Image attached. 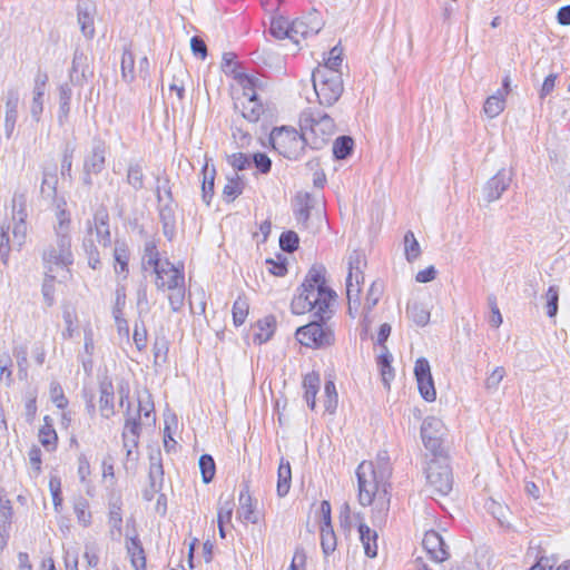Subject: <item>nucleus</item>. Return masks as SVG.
<instances>
[{"label": "nucleus", "mask_w": 570, "mask_h": 570, "mask_svg": "<svg viewBox=\"0 0 570 570\" xmlns=\"http://www.w3.org/2000/svg\"><path fill=\"white\" fill-rule=\"evenodd\" d=\"M356 476L358 482V502L364 507L374 503L373 524L384 523L390 510L389 480H381L379 478L372 461L361 462L356 470Z\"/></svg>", "instance_id": "f257e3e1"}, {"label": "nucleus", "mask_w": 570, "mask_h": 570, "mask_svg": "<svg viewBox=\"0 0 570 570\" xmlns=\"http://www.w3.org/2000/svg\"><path fill=\"white\" fill-rule=\"evenodd\" d=\"M325 273L324 266L313 265L301 286L303 296L313 305L314 316L320 321L332 317L331 306L336 299V293L326 285Z\"/></svg>", "instance_id": "f03ea898"}, {"label": "nucleus", "mask_w": 570, "mask_h": 570, "mask_svg": "<svg viewBox=\"0 0 570 570\" xmlns=\"http://www.w3.org/2000/svg\"><path fill=\"white\" fill-rule=\"evenodd\" d=\"M299 128L312 149L323 148L335 132L332 117L314 109H306L301 114Z\"/></svg>", "instance_id": "7ed1b4c3"}, {"label": "nucleus", "mask_w": 570, "mask_h": 570, "mask_svg": "<svg viewBox=\"0 0 570 570\" xmlns=\"http://www.w3.org/2000/svg\"><path fill=\"white\" fill-rule=\"evenodd\" d=\"M42 262L47 275L53 276L52 273H58L61 274V279H67L70 276V266L73 264L71 237L56 236L55 243L43 250Z\"/></svg>", "instance_id": "20e7f679"}, {"label": "nucleus", "mask_w": 570, "mask_h": 570, "mask_svg": "<svg viewBox=\"0 0 570 570\" xmlns=\"http://www.w3.org/2000/svg\"><path fill=\"white\" fill-rule=\"evenodd\" d=\"M342 76V71L313 70L312 81L320 105L332 107L341 98L344 91Z\"/></svg>", "instance_id": "39448f33"}, {"label": "nucleus", "mask_w": 570, "mask_h": 570, "mask_svg": "<svg viewBox=\"0 0 570 570\" xmlns=\"http://www.w3.org/2000/svg\"><path fill=\"white\" fill-rule=\"evenodd\" d=\"M425 474L426 491H429L431 495L445 497L450 493L453 485V476L446 456L434 454V458L428 463Z\"/></svg>", "instance_id": "423d86ee"}, {"label": "nucleus", "mask_w": 570, "mask_h": 570, "mask_svg": "<svg viewBox=\"0 0 570 570\" xmlns=\"http://www.w3.org/2000/svg\"><path fill=\"white\" fill-rule=\"evenodd\" d=\"M304 138L303 131L289 127L274 128L269 135L273 148L288 159H298L303 155L307 145Z\"/></svg>", "instance_id": "0eeeda50"}, {"label": "nucleus", "mask_w": 570, "mask_h": 570, "mask_svg": "<svg viewBox=\"0 0 570 570\" xmlns=\"http://www.w3.org/2000/svg\"><path fill=\"white\" fill-rule=\"evenodd\" d=\"M326 321H313L296 330V340L304 346L313 348H324L335 342L334 331Z\"/></svg>", "instance_id": "6e6552de"}, {"label": "nucleus", "mask_w": 570, "mask_h": 570, "mask_svg": "<svg viewBox=\"0 0 570 570\" xmlns=\"http://www.w3.org/2000/svg\"><path fill=\"white\" fill-rule=\"evenodd\" d=\"M366 266L365 255L360 250H353L348 256V275L346 277V295L350 301L357 298L361 285L364 283L363 269Z\"/></svg>", "instance_id": "1a4fd4ad"}, {"label": "nucleus", "mask_w": 570, "mask_h": 570, "mask_svg": "<svg viewBox=\"0 0 570 570\" xmlns=\"http://www.w3.org/2000/svg\"><path fill=\"white\" fill-rule=\"evenodd\" d=\"M154 273L156 274L155 285L158 291L177 289L178 286L185 284L184 273L168 259H165L164 264Z\"/></svg>", "instance_id": "9d476101"}, {"label": "nucleus", "mask_w": 570, "mask_h": 570, "mask_svg": "<svg viewBox=\"0 0 570 570\" xmlns=\"http://www.w3.org/2000/svg\"><path fill=\"white\" fill-rule=\"evenodd\" d=\"M443 423L434 416L426 417L421 426V438L424 446L438 454L442 446Z\"/></svg>", "instance_id": "9b49d317"}, {"label": "nucleus", "mask_w": 570, "mask_h": 570, "mask_svg": "<svg viewBox=\"0 0 570 570\" xmlns=\"http://www.w3.org/2000/svg\"><path fill=\"white\" fill-rule=\"evenodd\" d=\"M511 181L512 173L504 168L500 169L483 187V197L485 202L492 203L498 200L509 188Z\"/></svg>", "instance_id": "f8f14e48"}, {"label": "nucleus", "mask_w": 570, "mask_h": 570, "mask_svg": "<svg viewBox=\"0 0 570 570\" xmlns=\"http://www.w3.org/2000/svg\"><path fill=\"white\" fill-rule=\"evenodd\" d=\"M94 232L101 246L108 247L111 245L109 214L105 207H100L96 210L92 223L88 220V235L92 236Z\"/></svg>", "instance_id": "ddd939ff"}, {"label": "nucleus", "mask_w": 570, "mask_h": 570, "mask_svg": "<svg viewBox=\"0 0 570 570\" xmlns=\"http://www.w3.org/2000/svg\"><path fill=\"white\" fill-rule=\"evenodd\" d=\"M322 29V23L316 16L306 19H296L291 22L289 39L299 45L302 39L317 35Z\"/></svg>", "instance_id": "4468645a"}, {"label": "nucleus", "mask_w": 570, "mask_h": 570, "mask_svg": "<svg viewBox=\"0 0 570 570\" xmlns=\"http://www.w3.org/2000/svg\"><path fill=\"white\" fill-rule=\"evenodd\" d=\"M107 146L101 139H95L89 154L85 158L83 171L100 174L106 164Z\"/></svg>", "instance_id": "2eb2a0df"}, {"label": "nucleus", "mask_w": 570, "mask_h": 570, "mask_svg": "<svg viewBox=\"0 0 570 570\" xmlns=\"http://www.w3.org/2000/svg\"><path fill=\"white\" fill-rule=\"evenodd\" d=\"M78 22L82 35L92 38L95 35L96 4L91 0H79L77 6Z\"/></svg>", "instance_id": "dca6fc26"}, {"label": "nucleus", "mask_w": 570, "mask_h": 570, "mask_svg": "<svg viewBox=\"0 0 570 570\" xmlns=\"http://www.w3.org/2000/svg\"><path fill=\"white\" fill-rule=\"evenodd\" d=\"M422 544L434 561L443 562L449 558L443 538L436 531L425 532Z\"/></svg>", "instance_id": "f3484780"}, {"label": "nucleus", "mask_w": 570, "mask_h": 570, "mask_svg": "<svg viewBox=\"0 0 570 570\" xmlns=\"http://www.w3.org/2000/svg\"><path fill=\"white\" fill-rule=\"evenodd\" d=\"M20 102V95L17 89H9L6 95V116H4V131L7 138H10L18 118V106Z\"/></svg>", "instance_id": "a211bd4d"}, {"label": "nucleus", "mask_w": 570, "mask_h": 570, "mask_svg": "<svg viewBox=\"0 0 570 570\" xmlns=\"http://www.w3.org/2000/svg\"><path fill=\"white\" fill-rule=\"evenodd\" d=\"M12 507L3 490H0V550L7 546L11 529Z\"/></svg>", "instance_id": "6ab92c4d"}, {"label": "nucleus", "mask_w": 570, "mask_h": 570, "mask_svg": "<svg viewBox=\"0 0 570 570\" xmlns=\"http://www.w3.org/2000/svg\"><path fill=\"white\" fill-rule=\"evenodd\" d=\"M234 78L243 88V95L245 98H257V90H262L266 82L258 76L247 75L243 71L233 70Z\"/></svg>", "instance_id": "aec40b11"}, {"label": "nucleus", "mask_w": 570, "mask_h": 570, "mask_svg": "<svg viewBox=\"0 0 570 570\" xmlns=\"http://www.w3.org/2000/svg\"><path fill=\"white\" fill-rule=\"evenodd\" d=\"M126 549L135 570H146L145 551L136 533L126 535Z\"/></svg>", "instance_id": "412c9836"}, {"label": "nucleus", "mask_w": 570, "mask_h": 570, "mask_svg": "<svg viewBox=\"0 0 570 570\" xmlns=\"http://www.w3.org/2000/svg\"><path fill=\"white\" fill-rule=\"evenodd\" d=\"M175 208V204H159V219L163 226V233L168 240H173L176 235Z\"/></svg>", "instance_id": "4be33fe9"}, {"label": "nucleus", "mask_w": 570, "mask_h": 570, "mask_svg": "<svg viewBox=\"0 0 570 570\" xmlns=\"http://www.w3.org/2000/svg\"><path fill=\"white\" fill-rule=\"evenodd\" d=\"M121 500L116 499L109 503L108 525L110 535L114 540H119L122 535V514H121Z\"/></svg>", "instance_id": "5701e85b"}, {"label": "nucleus", "mask_w": 570, "mask_h": 570, "mask_svg": "<svg viewBox=\"0 0 570 570\" xmlns=\"http://www.w3.org/2000/svg\"><path fill=\"white\" fill-rule=\"evenodd\" d=\"M100 399H99V407L101 415L105 417H109L114 414V385L110 380L105 379L100 382L99 385Z\"/></svg>", "instance_id": "b1692460"}, {"label": "nucleus", "mask_w": 570, "mask_h": 570, "mask_svg": "<svg viewBox=\"0 0 570 570\" xmlns=\"http://www.w3.org/2000/svg\"><path fill=\"white\" fill-rule=\"evenodd\" d=\"M239 518H242L246 522L257 523L258 517L255 513V505L253 503L252 495L249 493L248 485H244L239 493V509H238Z\"/></svg>", "instance_id": "393cba45"}, {"label": "nucleus", "mask_w": 570, "mask_h": 570, "mask_svg": "<svg viewBox=\"0 0 570 570\" xmlns=\"http://www.w3.org/2000/svg\"><path fill=\"white\" fill-rule=\"evenodd\" d=\"M46 81H47V76H43V77L39 76L36 78V81H35V87H33V91H32L33 97H32V102L30 106V112H31L32 118L36 121H39L40 115L42 114V110H43V96H45V89H46Z\"/></svg>", "instance_id": "a878e982"}, {"label": "nucleus", "mask_w": 570, "mask_h": 570, "mask_svg": "<svg viewBox=\"0 0 570 570\" xmlns=\"http://www.w3.org/2000/svg\"><path fill=\"white\" fill-rule=\"evenodd\" d=\"M360 540L364 552L368 558H375L377 554V533L365 523L358 524Z\"/></svg>", "instance_id": "bb28decb"}, {"label": "nucleus", "mask_w": 570, "mask_h": 570, "mask_svg": "<svg viewBox=\"0 0 570 570\" xmlns=\"http://www.w3.org/2000/svg\"><path fill=\"white\" fill-rule=\"evenodd\" d=\"M87 56L81 51H76L72 59V65L69 72L70 82L81 85L86 79L87 71Z\"/></svg>", "instance_id": "cd10ccee"}, {"label": "nucleus", "mask_w": 570, "mask_h": 570, "mask_svg": "<svg viewBox=\"0 0 570 570\" xmlns=\"http://www.w3.org/2000/svg\"><path fill=\"white\" fill-rule=\"evenodd\" d=\"M320 384V375L315 372L307 373L303 379L304 399L312 410L316 406L315 397L318 392Z\"/></svg>", "instance_id": "c85d7f7f"}, {"label": "nucleus", "mask_w": 570, "mask_h": 570, "mask_svg": "<svg viewBox=\"0 0 570 570\" xmlns=\"http://www.w3.org/2000/svg\"><path fill=\"white\" fill-rule=\"evenodd\" d=\"M72 97V89L68 82L59 86V109L57 119L60 126H63L69 117L70 100Z\"/></svg>", "instance_id": "c756f323"}, {"label": "nucleus", "mask_w": 570, "mask_h": 570, "mask_svg": "<svg viewBox=\"0 0 570 570\" xmlns=\"http://www.w3.org/2000/svg\"><path fill=\"white\" fill-rule=\"evenodd\" d=\"M125 304H126V293H125V289L124 288H117L116 289L115 305H114V308H112V315H114L115 323L117 325L118 331L119 332L125 331L126 334L128 335V333H129L128 323L122 317V309L125 307Z\"/></svg>", "instance_id": "7c9ffc66"}, {"label": "nucleus", "mask_w": 570, "mask_h": 570, "mask_svg": "<svg viewBox=\"0 0 570 570\" xmlns=\"http://www.w3.org/2000/svg\"><path fill=\"white\" fill-rule=\"evenodd\" d=\"M392 361L393 356L389 352L387 347L381 348L376 363L382 375V381L386 387L390 386V381L394 379V370L391 365Z\"/></svg>", "instance_id": "2f4dec72"}, {"label": "nucleus", "mask_w": 570, "mask_h": 570, "mask_svg": "<svg viewBox=\"0 0 570 570\" xmlns=\"http://www.w3.org/2000/svg\"><path fill=\"white\" fill-rule=\"evenodd\" d=\"M246 104L243 102V108L240 111V119L246 120L248 124H255L259 120L262 114L264 112V108L261 102H258L257 98H246Z\"/></svg>", "instance_id": "473e14b6"}, {"label": "nucleus", "mask_w": 570, "mask_h": 570, "mask_svg": "<svg viewBox=\"0 0 570 570\" xmlns=\"http://www.w3.org/2000/svg\"><path fill=\"white\" fill-rule=\"evenodd\" d=\"M114 259L115 272L117 274H124V278H126L128 274L129 252L125 243L116 242L114 248Z\"/></svg>", "instance_id": "72a5a7b5"}, {"label": "nucleus", "mask_w": 570, "mask_h": 570, "mask_svg": "<svg viewBox=\"0 0 570 570\" xmlns=\"http://www.w3.org/2000/svg\"><path fill=\"white\" fill-rule=\"evenodd\" d=\"M504 107L505 98L503 97V92L498 90L495 94L487 98L483 111L489 118H495L504 110Z\"/></svg>", "instance_id": "f704fd0d"}, {"label": "nucleus", "mask_w": 570, "mask_h": 570, "mask_svg": "<svg viewBox=\"0 0 570 570\" xmlns=\"http://www.w3.org/2000/svg\"><path fill=\"white\" fill-rule=\"evenodd\" d=\"M276 320L274 316H266L257 322L258 332L255 334V341L259 344L267 342L274 334Z\"/></svg>", "instance_id": "c9c22d12"}, {"label": "nucleus", "mask_w": 570, "mask_h": 570, "mask_svg": "<svg viewBox=\"0 0 570 570\" xmlns=\"http://www.w3.org/2000/svg\"><path fill=\"white\" fill-rule=\"evenodd\" d=\"M150 464H149V483L153 484V487H161L164 482V468L161 463L160 454L150 455L149 458Z\"/></svg>", "instance_id": "e433bc0d"}, {"label": "nucleus", "mask_w": 570, "mask_h": 570, "mask_svg": "<svg viewBox=\"0 0 570 570\" xmlns=\"http://www.w3.org/2000/svg\"><path fill=\"white\" fill-rule=\"evenodd\" d=\"M127 183L135 190H140L145 185L144 168L139 163H130L127 169Z\"/></svg>", "instance_id": "4c0bfd02"}, {"label": "nucleus", "mask_w": 570, "mask_h": 570, "mask_svg": "<svg viewBox=\"0 0 570 570\" xmlns=\"http://www.w3.org/2000/svg\"><path fill=\"white\" fill-rule=\"evenodd\" d=\"M409 317L419 326H425L430 321V312L420 303H409L406 307Z\"/></svg>", "instance_id": "58836bf2"}, {"label": "nucleus", "mask_w": 570, "mask_h": 570, "mask_svg": "<svg viewBox=\"0 0 570 570\" xmlns=\"http://www.w3.org/2000/svg\"><path fill=\"white\" fill-rule=\"evenodd\" d=\"M243 181L237 173L227 178V184L223 189V197L227 203L235 200L243 193Z\"/></svg>", "instance_id": "ea45409f"}, {"label": "nucleus", "mask_w": 570, "mask_h": 570, "mask_svg": "<svg viewBox=\"0 0 570 570\" xmlns=\"http://www.w3.org/2000/svg\"><path fill=\"white\" fill-rule=\"evenodd\" d=\"M73 511L78 522L87 528L91 524V512L89 511V502L87 499L79 497L75 500Z\"/></svg>", "instance_id": "a19ab883"}, {"label": "nucleus", "mask_w": 570, "mask_h": 570, "mask_svg": "<svg viewBox=\"0 0 570 570\" xmlns=\"http://www.w3.org/2000/svg\"><path fill=\"white\" fill-rule=\"evenodd\" d=\"M336 535L332 525H321V547L325 556L331 554L336 549Z\"/></svg>", "instance_id": "79ce46f5"}, {"label": "nucleus", "mask_w": 570, "mask_h": 570, "mask_svg": "<svg viewBox=\"0 0 570 570\" xmlns=\"http://www.w3.org/2000/svg\"><path fill=\"white\" fill-rule=\"evenodd\" d=\"M354 141L350 136H341L333 144V155L336 159L347 158L353 150Z\"/></svg>", "instance_id": "37998d69"}, {"label": "nucleus", "mask_w": 570, "mask_h": 570, "mask_svg": "<svg viewBox=\"0 0 570 570\" xmlns=\"http://www.w3.org/2000/svg\"><path fill=\"white\" fill-rule=\"evenodd\" d=\"M12 219L13 220H26L27 214V197L23 193H14L12 200Z\"/></svg>", "instance_id": "c03bdc74"}, {"label": "nucleus", "mask_w": 570, "mask_h": 570, "mask_svg": "<svg viewBox=\"0 0 570 570\" xmlns=\"http://www.w3.org/2000/svg\"><path fill=\"white\" fill-rule=\"evenodd\" d=\"M343 62V49L338 46L333 47L325 62L320 65L316 69H327L328 71H341L338 68Z\"/></svg>", "instance_id": "a18cd8bd"}, {"label": "nucleus", "mask_w": 570, "mask_h": 570, "mask_svg": "<svg viewBox=\"0 0 570 570\" xmlns=\"http://www.w3.org/2000/svg\"><path fill=\"white\" fill-rule=\"evenodd\" d=\"M121 77L126 82H131L135 79V57L127 48L121 57Z\"/></svg>", "instance_id": "49530a36"}, {"label": "nucleus", "mask_w": 570, "mask_h": 570, "mask_svg": "<svg viewBox=\"0 0 570 570\" xmlns=\"http://www.w3.org/2000/svg\"><path fill=\"white\" fill-rule=\"evenodd\" d=\"M52 274H53V276H50L45 273V279H43L42 288H41L43 301H45L46 305L49 307L55 304V281L57 277L61 278V274H58V273H52Z\"/></svg>", "instance_id": "de8ad7c7"}, {"label": "nucleus", "mask_w": 570, "mask_h": 570, "mask_svg": "<svg viewBox=\"0 0 570 570\" xmlns=\"http://www.w3.org/2000/svg\"><path fill=\"white\" fill-rule=\"evenodd\" d=\"M374 466L375 473L379 474V478H381V480H390L392 475V469L390 465V458L386 451L379 452Z\"/></svg>", "instance_id": "09e8293b"}, {"label": "nucleus", "mask_w": 570, "mask_h": 570, "mask_svg": "<svg viewBox=\"0 0 570 570\" xmlns=\"http://www.w3.org/2000/svg\"><path fill=\"white\" fill-rule=\"evenodd\" d=\"M248 302L244 297H238L233 305V322L236 326H240L244 324L247 315H248Z\"/></svg>", "instance_id": "8fccbe9b"}, {"label": "nucleus", "mask_w": 570, "mask_h": 570, "mask_svg": "<svg viewBox=\"0 0 570 570\" xmlns=\"http://www.w3.org/2000/svg\"><path fill=\"white\" fill-rule=\"evenodd\" d=\"M82 247L88 258V265L92 269H97L100 265V256L90 235L83 239Z\"/></svg>", "instance_id": "3c124183"}, {"label": "nucleus", "mask_w": 570, "mask_h": 570, "mask_svg": "<svg viewBox=\"0 0 570 570\" xmlns=\"http://www.w3.org/2000/svg\"><path fill=\"white\" fill-rule=\"evenodd\" d=\"M546 299V308L547 315L549 317H556L558 314V303H559V287L557 285H552L548 288L544 294Z\"/></svg>", "instance_id": "603ef678"}, {"label": "nucleus", "mask_w": 570, "mask_h": 570, "mask_svg": "<svg viewBox=\"0 0 570 570\" xmlns=\"http://www.w3.org/2000/svg\"><path fill=\"white\" fill-rule=\"evenodd\" d=\"M130 403L128 402L127 407V417L122 432H127L131 438L139 439L140 432H141V424H140V414L136 413L135 415L129 414Z\"/></svg>", "instance_id": "864d4df0"}, {"label": "nucleus", "mask_w": 570, "mask_h": 570, "mask_svg": "<svg viewBox=\"0 0 570 570\" xmlns=\"http://www.w3.org/2000/svg\"><path fill=\"white\" fill-rule=\"evenodd\" d=\"M404 245H405V257L411 263L415 261L420 254L421 248L420 244L416 240L413 232L409 230L404 236Z\"/></svg>", "instance_id": "5fc2aeb1"}, {"label": "nucleus", "mask_w": 570, "mask_h": 570, "mask_svg": "<svg viewBox=\"0 0 570 570\" xmlns=\"http://www.w3.org/2000/svg\"><path fill=\"white\" fill-rule=\"evenodd\" d=\"M144 262L146 265L153 267L154 271L164 264V261L160 259L157 246L154 242L146 243Z\"/></svg>", "instance_id": "6e6d98bb"}, {"label": "nucleus", "mask_w": 570, "mask_h": 570, "mask_svg": "<svg viewBox=\"0 0 570 570\" xmlns=\"http://www.w3.org/2000/svg\"><path fill=\"white\" fill-rule=\"evenodd\" d=\"M232 135L239 147L248 146L252 139L249 130L243 127L242 120L237 119L234 120L232 126Z\"/></svg>", "instance_id": "4d7b16f0"}, {"label": "nucleus", "mask_w": 570, "mask_h": 570, "mask_svg": "<svg viewBox=\"0 0 570 570\" xmlns=\"http://www.w3.org/2000/svg\"><path fill=\"white\" fill-rule=\"evenodd\" d=\"M199 469L204 483H209L215 476V462L212 455L203 454L199 458Z\"/></svg>", "instance_id": "13d9d810"}, {"label": "nucleus", "mask_w": 570, "mask_h": 570, "mask_svg": "<svg viewBox=\"0 0 570 570\" xmlns=\"http://www.w3.org/2000/svg\"><path fill=\"white\" fill-rule=\"evenodd\" d=\"M56 236H70V215L61 208L57 212V224L55 225Z\"/></svg>", "instance_id": "bf43d9fd"}, {"label": "nucleus", "mask_w": 570, "mask_h": 570, "mask_svg": "<svg viewBox=\"0 0 570 570\" xmlns=\"http://www.w3.org/2000/svg\"><path fill=\"white\" fill-rule=\"evenodd\" d=\"M324 393V407L328 413H334L337 406V392L334 382H325Z\"/></svg>", "instance_id": "052dcab7"}, {"label": "nucleus", "mask_w": 570, "mask_h": 570, "mask_svg": "<svg viewBox=\"0 0 570 570\" xmlns=\"http://www.w3.org/2000/svg\"><path fill=\"white\" fill-rule=\"evenodd\" d=\"M234 510L233 499L228 498L223 500V497L219 498L218 501V513H217V522L218 523H229L232 521Z\"/></svg>", "instance_id": "680f3d73"}, {"label": "nucleus", "mask_w": 570, "mask_h": 570, "mask_svg": "<svg viewBox=\"0 0 570 570\" xmlns=\"http://www.w3.org/2000/svg\"><path fill=\"white\" fill-rule=\"evenodd\" d=\"M299 243L298 235L293 232H284L279 237V246L286 253H293L297 249Z\"/></svg>", "instance_id": "e2e57ef3"}, {"label": "nucleus", "mask_w": 570, "mask_h": 570, "mask_svg": "<svg viewBox=\"0 0 570 570\" xmlns=\"http://www.w3.org/2000/svg\"><path fill=\"white\" fill-rule=\"evenodd\" d=\"M291 23L284 18L273 19L271 23V33L277 39H289Z\"/></svg>", "instance_id": "0e129e2a"}, {"label": "nucleus", "mask_w": 570, "mask_h": 570, "mask_svg": "<svg viewBox=\"0 0 570 570\" xmlns=\"http://www.w3.org/2000/svg\"><path fill=\"white\" fill-rule=\"evenodd\" d=\"M50 400L56 404L58 409H66L68 400L65 396L63 390L57 381L50 383Z\"/></svg>", "instance_id": "69168bd1"}, {"label": "nucleus", "mask_w": 570, "mask_h": 570, "mask_svg": "<svg viewBox=\"0 0 570 570\" xmlns=\"http://www.w3.org/2000/svg\"><path fill=\"white\" fill-rule=\"evenodd\" d=\"M83 559L89 568H96L99 563V548L96 542L85 543Z\"/></svg>", "instance_id": "338daca9"}, {"label": "nucleus", "mask_w": 570, "mask_h": 570, "mask_svg": "<svg viewBox=\"0 0 570 570\" xmlns=\"http://www.w3.org/2000/svg\"><path fill=\"white\" fill-rule=\"evenodd\" d=\"M227 163L236 170L242 171L250 167L252 161L248 155L235 153L227 157Z\"/></svg>", "instance_id": "774afa93"}]
</instances>
